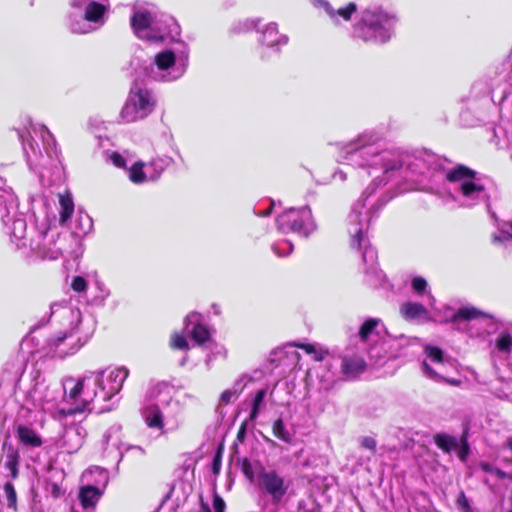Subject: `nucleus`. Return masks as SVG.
<instances>
[{"instance_id":"nucleus-18","label":"nucleus","mask_w":512,"mask_h":512,"mask_svg":"<svg viewBox=\"0 0 512 512\" xmlns=\"http://www.w3.org/2000/svg\"><path fill=\"white\" fill-rule=\"evenodd\" d=\"M261 34L262 36L259 39L261 46L273 49L275 52H279L280 47L285 46L289 41L287 35L279 33L275 22L267 24Z\"/></svg>"},{"instance_id":"nucleus-37","label":"nucleus","mask_w":512,"mask_h":512,"mask_svg":"<svg viewBox=\"0 0 512 512\" xmlns=\"http://www.w3.org/2000/svg\"><path fill=\"white\" fill-rule=\"evenodd\" d=\"M95 286L98 290V293L94 297V302L97 305H104L106 299L110 296V289L100 280L95 281Z\"/></svg>"},{"instance_id":"nucleus-40","label":"nucleus","mask_w":512,"mask_h":512,"mask_svg":"<svg viewBox=\"0 0 512 512\" xmlns=\"http://www.w3.org/2000/svg\"><path fill=\"white\" fill-rule=\"evenodd\" d=\"M299 347L302 348L307 354H312L316 361H322L328 354L326 350L318 348L317 346L312 344H302Z\"/></svg>"},{"instance_id":"nucleus-50","label":"nucleus","mask_w":512,"mask_h":512,"mask_svg":"<svg viewBox=\"0 0 512 512\" xmlns=\"http://www.w3.org/2000/svg\"><path fill=\"white\" fill-rule=\"evenodd\" d=\"M242 471L245 474V476L248 477L249 479L253 478L254 474L251 468V464L247 460L243 462Z\"/></svg>"},{"instance_id":"nucleus-38","label":"nucleus","mask_w":512,"mask_h":512,"mask_svg":"<svg viewBox=\"0 0 512 512\" xmlns=\"http://www.w3.org/2000/svg\"><path fill=\"white\" fill-rule=\"evenodd\" d=\"M78 227L76 234H87L92 229V219L87 214H79L77 218Z\"/></svg>"},{"instance_id":"nucleus-29","label":"nucleus","mask_w":512,"mask_h":512,"mask_svg":"<svg viewBox=\"0 0 512 512\" xmlns=\"http://www.w3.org/2000/svg\"><path fill=\"white\" fill-rule=\"evenodd\" d=\"M436 446L445 453H450L460 448L457 437L446 434L437 433L433 437Z\"/></svg>"},{"instance_id":"nucleus-47","label":"nucleus","mask_w":512,"mask_h":512,"mask_svg":"<svg viewBox=\"0 0 512 512\" xmlns=\"http://www.w3.org/2000/svg\"><path fill=\"white\" fill-rule=\"evenodd\" d=\"M258 23H259V19H247L243 23L240 24L241 27L239 28L238 31L239 32L250 31V30L256 28Z\"/></svg>"},{"instance_id":"nucleus-44","label":"nucleus","mask_w":512,"mask_h":512,"mask_svg":"<svg viewBox=\"0 0 512 512\" xmlns=\"http://www.w3.org/2000/svg\"><path fill=\"white\" fill-rule=\"evenodd\" d=\"M71 287L76 292H84L87 289V281L81 276H76L72 280Z\"/></svg>"},{"instance_id":"nucleus-14","label":"nucleus","mask_w":512,"mask_h":512,"mask_svg":"<svg viewBox=\"0 0 512 512\" xmlns=\"http://www.w3.org/2000/svg\"><path fill=\"white\" fill-rule=\"evenodd\" d=\"M367 347L359 346L356 350L347 347L342 355L335 361H340L341 374L347 379L356 378L359 374L363 373L366 368L364 353Z\"/></svg>"},{"instance_id":"nucleus-30","label":"nucleus","mask_w":512,"mask_h":512,"mask_svg":"<svg viewBox=\"0 0 512 512\" xmlns=\"http://www.w3.org/2000/svg\"><path fill=\"white\" fill-rule=\"evenodd\" d=\"M19 453L17 451H10L6 455L4 468L8 471L7 478L14 480L19 475Z\"/></svg>"},{"instance_id":"nucleus-21","label":"nucleus","mask_w":512,"mask_h":512,"mask_svg":"<svg viewBox=\"0 0 512 512\" xmlns=\"http://www.w3.org/2000/svg\"><path fill=\"white\" fill-rule=\"evenodd\" d=\"M442 368L441 366L430 365L427 361H423L422 370L427 377L432 379L435 382H445L453 386H458L460 384L459 380L448 378L445 376L447 373V368Z\"/></svg>"},{"instance_id":"nucleus-17","label":"nucleus","mask_w":512,"mask_h":512,"mask_svg":"<svg viewBox=\"0 0 512 512\" xmlns=\"http://www.w3.org/2000/svg\"><path fill=\"white\" fill-rule=\"evenodd\" d=\"M313 4L316 7L323 8L330 21L336 26L341 25L343 22L350 21L352 15L357 10V5L353 2H350L345 7H340L338 9L333 8L326 0H313Z\"/></svg>"},{"instance_id":"nucleus-39","label":"nucleus","mask_w":512,"mask_h":512,"mask_svg":"<svg viewBox=\"0 0 512 512\" xmlns=\"http://www.w3.org/2000/svg\"><path fill=\"white\" fill-rule=\"evenodd\" d=\"M273 251L280 257L288 256L293 251V244L288 240L275 243L272 247Z\"/></svg>"},{"instance_id":"nucleus-45","label":"nucleus","mask_w":512,"mask_h":512,"mask_svg":"<svg viewBox=\"0 0 512 512\" xmlns=\"http://www.w3.org/2000/svg\"><path fill=\"white\" fill-rule=\"evenodd\" d=\"M427 287V282L424 278L418 276V277H414L413 280H412V289L420 294V293H423L425 291Z\"/></svg>"},{"instance_id":"nucleus-8","label":"nucleus","mask_w":512,"mask_h":512,"mask_svg":"<svg viewBox=\"0 0 512 512\" xmlns=\"http://www.w3.org/2000/svg\"><path fill=\"white\" fill-rule=\"evenodd\" d=\"M30 127L32 132L36 136L40 137L45 150V155L38 146H34L33 140H24L22 134H19V137L22 141L27 164L30 169L37 172L42 178L44 177V169H47L49 166L55 165L56 162H59V155L56 149L55 140L46 126L30 123Z\"/></svg>"},{"instance_id":"nucleus-12","label":"nucleus","mask_w":512,"mask_h":512,"mask_svg":"<svg viewBox=\"0 0 512 512\" xmlns=\"http://www.w3.org/2000/svg\"><path fill=\"white\" fill-rule=\"evenodd\" d=\"M201 315L197 312H191L187 315L184 322L183 334L175 333L171 338V346L180 350H188L189 344L186 339L188 336L195 342L196 345L202 346L208 343L211 339V332L208 326L204 325L200 321Z\"/></svg>"},{"instance_id":"nucleus-55","label":"nucleus","mask_w":512,"mask_h":512,"mask_svg":"<svg viewBox=\"0 0 512 512\" xmlns=\"http://www.w3.org/2000/svg\"><path fill=\"white\" fill-rule=\"evenodd\" d=\"M214 506L217 512H222L224 502L221 499H215Z\"/></svg>"},{"instance_id":"nucleus-19","label":"nucleus","mask_w":512,"mask_h":512,"mask_svg":"<svg viewBox=\"0 0 512 512\" xmlns=\"http://www.w3.org/2000/svg\"><path fill=\"white\" fill-rule=\"evenodd\" d=\"M15 208V196L11 189L5 188V181L0 178V223H6Z\"/></svg>"},{"instance_id":"nucleus-57","label":"nucleus","mask_w":512,"mask_h":512,"mask_svg":"<svg viewBox=\"0 0 512 512\" xmlns=\"http://www.w3.org/2000/svg\"><path fill=\"white\" fill-rule=\"evenodd\" d=\"M244 434H245V427L242 426L239 431H238V435H237V438L238 439H242L244 437Z\"/></svg>"},{"instance_id":"nucleus-42","label":"nucleus","mask_w":512,"mask_h":512,"mask_svg":"<svg viewBox=\"0 0 512 512\" xmlns=\"http://www.w3.org/2000/svg\"><path fill=\"white\" fill-rule=\"evenodd\" d=\"M456 506L460 512H472L470 501L463 491H461L457 496Z\"/></svg>"},{"instance_id":"nucleus-51","label":"nucleus","mask_w":512,"mask_h":512,"mask_svg":"<svg viewBox=\"0 0 512 512\" xmlns=\"http://www.w3.org/2000/svg\"><path fill=\"white\" fill-rule=\"evenodd\" d=\"M480 468L486 473L494 474L495 467L488 462H481Z\"/></svg>"},{"instance_id":"nucleus-6","label":"nucleus","mask_w":512,"mask_h":512,"mask_svg":"<svg viewBox=\"0 0 512 512\" xmlns=\"http://www.w3.org/2000/svg\"><path fill=\"white\" fill-rule=\"evenodd\" d=\"M62 316L68 320L69 327L59 331L47 341V346L59 358L75 354L91 337L92 326L84 327L78 308L62 306Z\"/></svg>"},{"instance_id":"nucleus-10","label":"nucleus","mask_w":512,"mask_h":512,"mask_svg":"<svg viewBox=\"0 0 512 512\" xmlns=\"http://www.w3.org/2000/svg\"><path fill=\"white\" fill-rule=\"evenodd\" d=\"M5 232L9 235L10 241L15 245L16 249L22 251L23 255L29 257L31 246L36 240L41 239V231L34 226L28 228L26 219L22 215H18L16 211H12L10 216L6 218Z\"/></svg>"},{"instance_id":"nucleus-9","label":"nucleus","mask_w":512,"mask_h":512,"mask_svg":"<svg viewBox=\"0 0 512 512\" xmlns=\"http://www.w3.org/2000/svg\"><path fill=\"white\" fill-rule=\"evenodd\" d=\"M156 104L157 99L152 91L134 83L120 116L127 123L142 120L154 111Z\"/></svg>"},{"instance_id":"nucleus-28","label":"nucleus","mask_w":512,"mask_h":512,"mask_svg":"<svg viewBox=\"0 0 512 512\" xmlns=\"http://www.w3.org/2000/svg\"><path fill=\"white\" fill-rule=\"evenodd\" d=\"M400 312L407 320H414L425 317L428 312L427 309L420 303L406 302L400 307Z\"/></svg>"},{"instance_id":"nucleus-2","label":"nucleus","mask_w":512,"mask_h":512,"mask_svg":"<svg viewBox=\"0 0 512 512\" xmlns=\"http://www.w3.org/2000/svg\"><path fill=\"white\" fill-rule=\"evenodd\" d=\"M129 372L125 367L97 372H86L81 378L67 377L62 383L64 401L70 404L69 408L59 407L60 385L49 382L45 378H38L33 388L28 392L27 398L35 408L44 412L54 413L66 417L76 413L92 411L94 402L105 403L111 400L122 389Z\"/></svg>"},{"instance_id":"nucleus-20","label":"nucleus","mask_w":512,"mask_h":512,"mask_svg":"<svg viewBox=\"0 0 512 512\" xmlns=\"http://www.w3.org/2000/svg\"><path fill=\"white\" fill-rule=\"evenodd\" d=\"M16 435L19 442L26 447L36 448L40 447L43 443L40 435L25 424H18L16 426Z\"/></svg>"},{"instance_id":"nucleus-16","label":"nucleus","mask_w":512,"mask_h":512,"mask_svg":"<svg viewBox=\"0 0 512 512\" xmlns=\"http://www.w3.org/2000/svg\"><path fill=\"white\" fill-rule=\"evenodd\" d=\"M59 235L51 231H41V239L34 241L29 251V256H37L41 259L56 260L62 255V247L59 243Z\"/></svg>"},{"instance_id":"nucleus-35","label":"nucleus","mask_w":512,"mask_h":512,"mask_svg":"<svg viewBox=\"0 0 512 512\" xmlns=\"http://www.w3.org/2000/svg\"><path fill=\"white\" fill-rule=\"evenodd\" d=\"M273 434L278 439L290 443L292 441V434L286 429L283 421L281 419H277L273 424Z\"/></svg>"},{"instance_id":"nucleus-48","label":"nucleus","mask_w":512,"mask_h":512,"mask_svg":"<svg viewBox=\"0 0 512 512\" xmlns=\"http://www.w3.org/2000/svg\"><path fill=\"white\" fill-rule=\"evenodd\" d=\"M361 446L365 449L375 452L376 441L374 438L366 436L361 439Z\"/></svg>"},{"instance_id":"nucleus-1","label":"nucleus","mask_w":512,"mask_h":512,"mask_svg":"<svg viewBox=\"0 0 512 512\" xmlns=\"http://www.w3.org/2000/svg\"><path fill=\"white\" fill-rule=\"evenodd\" d=\"M338 162L358 168L382 170L385 181L405 167L408 173L426 174L429 171L443 172L445 188L459 206L472 208L485 204L487 212L497 220L491 211L490 193L485 179L466 166L458 165L444 170L442 160L433 153L421 152L410 156L398 150L382 149L380 138L374 132H364L347 143L339 145Z\"/></svg>"},{"instance_id":"nucleus-53","label":"nucleus","mask_w":512,"mask_h":512,"mask_svg":"<svg viewBox=\"0 0 512 512\" xmlns=\"http://www.w3.org/2000/svg\"><path fill=\"white\" fill-rule=\"evenodd\" d=\"M468 454V445L466 442L462 445V447L459 449V458L461 460H465L466 456Z\"/></svg>"},{"instance_id":"nucleus-13","label":"nucleus","mask_w":512,"mask_h":512,"mask_svg":"<svg viewBox=\"0 0 512 512\" xmlns=\"http://www.w3.org/2000/svg\"><path fill=\"white\" fill-rule=\"evenodd\" d=\"M108 7L91 0L84 8V17L70 23V30L77 34H86L95 30L90 23L103 25L106 21Z\"/></svg>"},{"instance_id":"nucleus-61","label":"nucleus","mask_w":512,"mask_h":512,"mask_svg":"<svg viewBox=\"0 0 512 512\" xmlns=\"http://www.w3.org/2000/svg\"><path fill=\"white\" fill-rule=\"evenodd\" d=\"M506 101V98L503 99V102L501 103V106H500V112L502 113L503 112V107H504V102Z\"/></svg>"},{"instance_id":"nucleus-4","label":"nucleus","mask_w":512,"mask_h":512,"mask_svg":"<svg viewBox=\"0 0 512 512\" xmlns=\"http://www.w3.org/2000/svg\"><path fill=\"white\" fill-rule=\"evenodd\" d=\"M384 183V178L376 176L373 182L365 189L348 215V232L351 235V246L362 251V260L365 265L364 273L369 285L377 286L384 278L382 271L377 266V252L370 245L365 230L370 222V211L365 207V200L368 199L376 188Z\"/></svg>"},{"instance_id":"nucleus-27","label":"nucleus","mask_w":512,"mask_h":512,"mask_svg":"<svg viewBox=\"0 0 512 512\" xmlns=\"http://www.w3.org/2000/svg\"><path fill=\"white\" fill-rule=\"evenodd\" d=\"M474 319H491V316L475 307L465 306L459 308L453 318L455 322L462 320L470 321Z\"/></svg>"},{"instance_id":"nucleus-7","label":"nucleus","mask_w":512,"mask_h":512,"mask_svg":"<svg viewBox=\"0 0 512 512\" xmlns=\"http://www.w3.org/2000/svg\"><path fill=\"white\" fill-rule=\"evenodd\" d=\"M397 21L395 14L382 8L365 9L354 25L353 36L364 42L386 43L391 39Z\"/></svg>"},{"instance_id":"nucleus-31","label":"nucleus","mask_w":512,"mask_h":512,"mask_svg":"<svg viewBox=\"0 0 512 512\" xmlns=\"http://www.w3.org/2000/svg\"><path fill=\"white\" fill-rule=\"evenodd\" d=\"M59 205L60 223L66 224V222L71 218L74 212V203L71 195H60Z\"/></svg>"},{"instance_id":"nucleus-34","label":"nucleus","mask_w":512,"mask_h":512,"mask_svg":"<svg viewBox=\"0 0 512 512\" xmlns=\"http://www.w3.org/2000/svg\"><path fill=\"white\" fill-rule=\"evenodd\" d=\"M265 396H266V390L265 389H260V390L255 392L254 397H253V401H252V407H251L250 415H249V420L250 421H254L258 417L260 409H261V406H262V404L264 402Z\"/></svg>"},{"instance_id":"nucleus-60","label":"nucleus","mask_w":512,"mask_h":512,"mask_svg":"<svg viewBox=\"0 0 512 512\" xmlns=\"http://www.w3.org/2000/svg\"><path fill=\"white\" fill-rule=\"evenodd\" d=\"M218 469V462L217 459H214V471L216 472Z\"/></svg>"},{"instance_id":"nucleus-41","label":"nucleus","mask_w":512,"mask_h":512,"mask_svg":"<svg viewBox=\"0 0 512 512\" xmlns=\"http://www.w3.org/2000/svg\"><path fill=\"white\" fill-rule=\"evenodd\" d=\"M498 226H499L501 235L500 236L495 235L494 241H503V240H508V239L512 238V220L503 222V223L499 224Z\"/></svg>"},{"instance_id":"nucleus-22","label":"nucleus","mask_w":512,"mask_h":512,"mask_svg":"<svg viewBox=\"0 0 512 512\" xmlns=\"http://www.w3.org/2000/svg\"><path fill=\"white\" fill-rule=\"evenodd\" d=\"M381 324V320L378 318H368L363 322L360 326L357 334L350 338V342L352 343L354 340L359 341L361 346L366 347L367 341L370 337L376 333V328Z\"/></svg>"},{"instance_id":"nucleus-43","label":"nucleus","mask_w":512,"mask_h":512,"mask_svg":"<svg viewBox=\"0 0 512 512\" xmlns=\"http://www.w3.org/2000/svg\"><path fill=\"white\" fill-rule=\"evenodd\" d=\"M92 474H96L100 480L98 481V483H103V486L105 487L107 482H108V475H107V472L102 469V468H99V467H95L93 469H90L89 471L85 472L83 474V478H88L90 475Z\"/></svg>"},{"instance_id":"nucleus-54","label":"nucleus","mask_w":512,"mask_h":512,"mask_svg":"<svg viewBox=\"0 0 512 512\" xmlns=\"http://www.w3.org/2000/svg\"><path fill=\"white\" fill-rule=\"evenodd\" d=\"M494 475L498 478V479H505L508 477V474L506 472H504L503 470L495 467V470H494Z\"/></svg>"},{"instance_id":"nucleus-49","label":"nucleus","mask_w":512,"mask_h":512,"mask_svg":"<svg viewBox=\"0 0 512 512\" xmlns=\"http://www.w3.org/2000/svg\"><path fill=\"white\" fill-rule=\"evenodd\" d=\"M237 394V389H234V390H225L222 392L221 394V401L224 403V404H227L231 401V399Z\"/></svg>"},{"instance_id":"nucleus-59","label":"nucleus","mask_w":512,"mask_h":512,"mask_svg":"<svg viewBox=\"0 0 512 512\" xmlns=\"http://www.w3.org/2000/svg\"><path fill=\"white\" fill-rule=\"evenodd\" d=\"M429 299H430V305L433 307L435 299H434V297L431 294H429Z\"/></svg>"},{"instance_id":"nucleus-11","label":"nucleus","mask_w":512,"mask_h":512,"mask_svg":"<svg viewBox=\"0 0 512 512\" xmlns=\"http://www.w3.org/2000/svg\"><path fill=\"white\" fill-rule=\"evenodd\" d=\"M276 223L280 232H292L302 237H308L316 230L311 210L307 206L285 210L277 217Z\"/></svg>"},{"instance_id":"nucleus-52","label":"nucleus","mask_w":512,"mask_h":512,"mask_svg":"<svg viewBox=\"0 0 512 512\" xmlns=\"http://www.w3.org/2000/svg\"><path fill=\"white\" fill-rule=\"evenodd\" d=\"M91 0H70V3L75 8H85L87 3H89Z\"/></svg>"},{"instance_id":"nucleus-26","label":"nucleus","mask_w":512,"mask_h":512,"mask_svg":"<svg viewBox=\"0 0 512 512\" xmlns=\"http://www.w3.org/2000/svg\"><path fill=\"white\" fill-rule=\"evenodd\" d=\"M424 351L427 357L426 361L430 363V365L441 366L442 368L452 366V361L444 357V353L440 348L428 345L425 347Z\"/></svg>"},{"instance_id":"nucleus-33","label":"nucleus","mask_w":512,"mask_h":512,"mask_svg":"<svg viewBox=\"0 0 512 512\" xmlns=\"http://www.w3.org/2000/svg\"><path fill=\"white\" fill-rule=\"evenodd\" d=\"M65 443L69 446V452L77 451L82 445L83 438L79 429H70L64 434Z\"/></svg>"},{"instance_id":"nucleus-24","label":"nucleus","mask_w":512,"mask_h":512,"mask_svg":"<svg viewBox=\"0 0 512 512\" xmlns=\"http://www.w3.org/2000/svg\"><path fill=\"white\" fill-rule=\"evenodd\" d=\"M102 493L103 489L95 487L91 484H87L81 487L79 491V500L82 507L85 509L94 507L99 501Z\"/></svg>"},{"instance_id":"nucleus-36","label":"nucleus","mask_w":512,"mask_h":512,"mask_svg":"<svg viewBox=\"0 0 512 512\" xmlns=\"http://www.w3.org/2000/svg\"><path fill=\"white\" fill-rule=\"evenodd\" d=\"M3 490H4V495H5V498L7 501V507L16 511L17 495H16L14 485L12 484V482L10 480L4 484Z\"/></svg>"},{"instance_id":"nucleus-23","label":"nucleus","mask_w":512,"mask_h":512,"mask_svg":"<svg viewBox=\"0 0 512 512\" xmlns=\"http://www.w3.org/2000/svg\"><path fill=\"white\" fill-rule=\"evenodd\" d=\"M173 163V159L169 156L156 157L150 162L146 163L145 169H147V177L151 181L159 179L161 174Z\"/></svg>"},{"instance_id":"nucleus-58","label":"nucleus","mask_w":512,"mask_h":512,"mask_svg":"<svg viewBox=\"0 0 512 512\" xmlns=\"http://www.w3.org/2000/svg\"><path fill=\"white\" fill-rule=\"evenodd\" d=\"M273 206V203L270 204V207ZM271 213V208H269L267 211H265L264 213H261V212H257V215L258 216H268L269 214Z\"/></svg>"},{"instance_id":"nucleus-3","label":"nucleus","mask_w":512,"mask_h":512,"mask_svg":"<svg viewBox=\"0 0 512 512\" xmlns=\"http://www.w3.org/2000/svg\"><path fill=\"white\" fill-rule=\"evenodd\" d=\"M131 27L140 39L158 42L170 39L171 47H166L154 55L153 61L145 68L146 76L156 82H174L180 79L189 65V51L184 42L178 40L180 27L168 15L159 17L146 9L135 10L131 17Z\"/></svg>"},{"instance_id":"nucleus-32","label":"nucleus","mask_w":512,"mask_h":512,"mask_svg":"<svg viewBox=\"0 0 512 512\" xmlns=\"http://www.w3.org/2000/svg\"><path fill=\"white\" fill-rule=\"evenodd\" d=\"M146 163L141 161L135 162L128 171L129 179L135 184H142L147 181H151L147 175V169H145Z\"/></svg>"},{"instance_id":"nucleus-15","label":"nucleus","mask_w":512,"mask_h":512,"mask_svg":"<svg viewBox=\"0 0 512 512\" xmlns=\"http://www.w3.org/2000/svg\"><path fill=\"white\" fill-rule=\"evenodd\" d=\"M258 479L260 488L271 497V502L279 504L289 489V483L275 470H262Z\"/></svg>"},{"instance_id":"nucleus-46","label":"nucleus","mask_w":512,"mask_h":512,"mask_svg":"<svg viewBox=\"0 0 512 512\" xmlns=\"http://www.w3.org/2000/svg\"><path fill=\"white\" fill-rule=\"evenodd\" d=\"M111 162L118 168L125 167V159L124 157L119 154L118 152H112L109 156Z\"/></svg>"},{"instance_id":"nucleus-25","label":"nucleus","mask_w":512,"mask_h":512,"mask_svg":"<svg viewBox=\"0 0 512 512\" xmlns=\"http://www.w3.org/2000/svg\"><path fill=\"white\" fill-rule=\"evenodd\" d=\"M494 346L497 353L507 359L512 351V334L507 330L501 331L494 341Z\"/></svg>"},{"instance_id":"nucleus-56","label":"nucleus","mask_w":512,"mask_h":512,"mask_svg":"<svg viewBox=\"0 0 512 512\" xmlns=\"http://www.w3.org/2000/svg\"><path fill=\"white\" fill-rule=\"evenodd\" d=\"M334 178L344 181L346 179V173H344L343 171H337L334 174Z\"/></svg>"},{"instance_id":"nucleus-5","label":"nucleus","mask_w":512,"mask_h":512,"mask_svg":"<svg viewBox=\"0 0 512 512\" xmlns=\"http://www.w3.org/2000/svg\"><path fill=\"white\" fill-rule=\"evenodd\" d=\"M182 403L175 398L172 386L158 383L150 391L142 407L145 424L154 430L166 434L178 430L183 424Z\"/></svg>"}]
</instances>
